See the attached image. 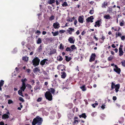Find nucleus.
Instances as JSON below:
<instances>
[{
	"label": "nucleus",
	"instance_id": "nucleus-8",
	"mask_svg": "<svg viewBox=\"0 0 125 125\" xmlns=\"http://www.w3.org/2000/svg\"><path fill=\"white\" fill-rule=\"evenodd\" d=\"M102 20L100 19L99 20H97L95 22V24L94 25V26L96 27L98 26L99 27L100 25L102 23L101 21Z\"/></svg>",
	"mask_w": 125,
	"mask_h": 125
},
{
	"label": "nucleus",
	"instance_id": "nucleus-23",
	"mask_svg": "<svg viewBox=\"0 0 125 125\" xmlns=\"http://www.w3.org/2000/svg\"><path fill=\"white\" fill-rule=\"evenodd\" d=\"M108 3L106 2H104L102 4V7L103 8H105L106 6L107 5Z\"/></svg>",
	"mask_w": 125,
	"mask_h": 125
},
{
	"label": "nucleus",
	"instance_id": "nucleus-47",
	"mask_svg": "<svg viewBox=\"0 0 125 125\" xmlns=\"http://www.w3.org/2000/svg\"><path fill=\"white\" fill-rule=\"evenodd\" d=\"M94 12V10H90V11H89V13L91 14H93Z\"/></svg>",
	"mask_w": 125,
	"mask_h": 125
},
{
	"label": "nucleus",
	"instance_id": "nucleus-24",
	"mask_svg": "<svg viewBox=\"0 0 125 125\" xmlns=\"http://www.w3.org/2000/svg\"><path fill=\"white\" fill-rule=\"evenodd\" d=\"M40 71V70L39 69V67H36L34 69H33V72L35 73L37 72V71L39 72Z\"/></svg>",
	"mask_w": 125,
	"mask_h": 125
},
{
	"label": "nucleus",
	"instance_id": "nucleus-3",
	"mask_svg": "<svg viewBox=\"0 0 125 125\" xmlns=\"http://www.w3.org/2000/svg\"><path fill=\"white\" fill-rule=\"evenodd\" d=\"M45 96L46 98L49 101L52 100V96L51 93L49 92H46L45 94Z\"/></svg>",
	"mask_w": 125,
	"mask_h": 125
},
{
	"label": "nucleus",
	"instance_id": "nucleus-64",
	"mask_svg": "<svg viewBox=\"0 0 125 125\" xmlns=\"http://www.w3.org/2000/svg\"><path fill=\"white\" fill-rule=\"evenodd\" d=\"M76 33L77 35H78L80 33V32L79 30H77L76 32Z\"/></svg>",
	"mask_w": 125,
	"mask_h": 125
},
{
	"label": "nucleus",
	"instance_id": "nucleus-40",
	"mask_svg": "<svg viewBox=\"0 0 125 125\" xmlns=\"http://www.w3.org/2000/svg\"><path fill=\"white\" fill-rule=\"evenodd\" d=\"M59 49L61 50H63L64 49V46L63 45L62 43H61L60 44V47Z\"/></svg>",
	"mask_w": 125,
	"mask_h": 125
},
{
	"label": "nucleus",
	"instance_id": "nucleus-14",
	"mask_svg": "<svg viewBox=\"0 0 125 125\" xmlns=\"http://www.w3.org/2000/svg\"><path fill=\"white\" fill-rule=\"evenodd\" d=\"M48 60L46 59H43L42 61H41L40 62V64L42 66H43L44 65L45 63L46 62L48 61Z\"/></svg>",
	"mask_w": 125,
	"mask_h": 125
},
{
	"label": "nucleus",
	"instance_id": "nucleus-19",
	"mask_svg": "<svg viewBox=\"0 0 125 125\" xmlns=\"http://www.w3.org/2000/svg\"><path fill=\"white\" fill-rule=\"evenodd\" d=\"M62 75H61V78L63 79H65L66 77L67 74L64 72H61Z\"/></svg>",
	"mask_w": 125,
	"mask_h": 125
},
{
	"label": "nucleus",
	"instance_id": "nucleus-37",
	"mask_svg": "<svg viewBox=\"0 0 125 125\" xmlns=\"http://www.w3.org/2000/svg\"><path fill=\"white\" fill-rule=\"evenodd\" d=\"M121 65L124 67H125V60H123L121 62Z\"/></svg>",
	"mask_w": 125,
	"mask_h": 125
},
{
	"label": "nucleus",
	"instance_id": "nucleus-55",
	"mask_svg": "<svg viewBox=\"0 0 125 125\" xmlns=\"http://www.w3.org/2000/svg\"><path fill=\"white\" fill-rule=\"evenodd\" d=\"M41 33V31L39 30H37L36 32H35V34L39 33L40 34Z\"/></svg>",
	"mask_w": 125,
	"mask_h": 125
},
{
	"label": "nucleus",
	"instance_id": "nucleus-51",
	"mask_svg": "<svg viewBox=\"0 0 125 125\" xmlns=\"http://www.w3.org/2000/svg\"><path fill=\"white\" fill-rule=\"evenodd\" d=\"M68 21H70V22H72L73 21V20L72 19H71L70 18L68 19L67 20Z\"/></svg>",
	"mask_w": 125,
	"mask_h": 125
},
{
	"label": "nucleus",
	"instance_id": "nucleus-46",
	"mask_svg": "<svg viewBox=\"0 0 125 125\" xmlns=\"http://www.w3.org/2000/svg\"><path fill=\"white\" fill-rule=\"evenodd\" d=\"M105 103L103 104L101 107V108L103 109H104L105 108Z\"/></svg>",
	"mask_w": 125,
	"mask_h": 125
},
{
	"label": "nucleus",
	"instance_id": "nucleus-13",
	"mask_svg": "<svg viewBox=\"0 0 125 125\" xmlns=\"http://www.w3.org/2000/svg\"><path fill=\"white\" fill-rule=\"evenodd\" d=\"M78 118L76 116H75L73 118L74 121L73 123L74 124H77L78 123Z\"/></svg>",
	"mask_w": 125,
	"mask_h": 125
},
{
	"label": "nucleus",
	"instance_id": "nucleus-57",
	"mask_svg": "<svg viewBox=\"0 0 125 125\" xmlns=\"http://www.w3.org/2000/svg\"><path fill=\"white\" fill-rule=\"evenodd\" d=\"M65 31V30H60L59 31V32L61 33H63Z\"/></svg>",
	"mask_w": 125,
	"mask_h": 125
},
{
	"label": "nucleus",
	"instance_id": "nucleus-12",
	"mask_svg": "<svg viewBox=\"0 0 125 125\" xmlns=\"http://www.w3.org/2000/svg\"><path fill=\"white\" fill-rule=\"evenodd\" d=\"M94 19L93 16H91L90 17L87 18L86 19V21L87 22H93V20Z\"/></svg>",
	"mask_w": 125,
	"mask_h": 125
},
{
	"label": "nucleus",
	"instance_id": "nucleus-21",
	"mask_svg": "<svg viewBox=\"0 0 125 125\" xmlns=\"http://www.w3.org/2000/svg\"><path fill=\"white\" fill-rule=\"evenodd\" d=\"M104 17L105 19H107L109 20L111 18V16L109 14H105L104 16Z\"/></svg>",
	"mask_w": 125,
	"mask_h": 125
},
{
	"label": "nucleus",
	"instance_id": "nucleus-1",
	"mask_svg": "<svg viewBox=\"0 0 125 125\" xmlns=\"http://www.w3.org/2000/svg\"><path fill=\"white\" fill-rule=\"evenodd\" d=\"M42 121V119L39 116H37L33 119L32 123V125H35L36 124H37V125H41Z\"/></svg>",
	"mask_w": 125,
	"mask_h": 125
},
{
	"label": "nucleus",
	"instance_id": "nucleus-5",
	"mask_svg": "<svg viewBox=\"0 0 125 125\" xmlns=\"http://www.w3.org/2000/svg\"><path fill=\"white\" fill-rule=\"evenodd\" d=\"M115 68L114 69V70L117 74H120L121 72L120 69L119 68L117 65H115Z\"/></svg>",
	"mask_w": 125,
	"mask_h": 125
},
{
	"label": "nucleus",
	"instance_id": "nucleus-2",
	"mask_svg": "<svg viewBox=\"0 0 125 125\" xmlns=\"http://www.w3.org/2000/svg\"><path fill=\"white\" fill-rule=\"evenodd\" d=\"M120 87V85L117 84L115 85L114 82H112L111 83V88L110 90H113L114 88H115V92L117 93L119 91V89Z\"/></svg>",
	"mask_w": 125,
	"mask_h": 125
},
{
	"label": "nucleus",
	"instance_id": "nucleus-39",
	"mask_svg": "<svg viewBox=\"0 0 125 125\" xmlns=\"http://www.w3.org/2000/svg\"><path fill=\"white\" fill-rule=\"evenodd\" d=\"M62 5L63 7H66L68 6V4L66 2H64Z\"/></svg>",
	"mask_w": 125,
	"mask_h": 125
},
{
	"label": "nucleus",
	"instance_id": "nucleus-31",
	"mask_svg": "<svg viewBox=\"0 0 125 125\" xmlns=\"http://www.w3.org/2000/svg\"><path fill=\"white\" fill-rule=\"evenodd\" d=\"M42 42V40L41 38H38V40L36 41V43L37 44H40Z\"/></svg>",
	"mask_w": 125,
	"mask_h": 125
},
{
	"label": "nucleus",
	"instance_id": "nucleus-35",
	"mask_svg": "<svg viewBox=\"0 0 125 125\" xmlns=\"http://www.w3.org/2000/svg\"><path fill=\"white\" fill-rule=\"evenodd\" d=\"M55 2V0H50L49 1H48V3L50 4H52L54 3Z\"/></svg>",
	"mask_w": 125,
	"mask_h": 125
},
{
	"label": "nucleus",
	"instance_id": "nucleus-43",
	"mask_svg": "<svg viewBox=\"0 0 125 125\" xmlns=\"http://www.w3.org/2000/svg\"><path fill=\"white\" fill-rule=\"evenodd\" d=\"M112 9L111 7H109L107 10L110 13L112 12Z\"/></svg>",
	"mask_w": 125,
	"mask_h": 125
},
{
	"label": "nucleus",
	"instance_id": "nucleus-58",
	"mask_svg": "<svg viewBox=\"0 0 125 125\" xmlns=\"http://www.w3.org/2000/svg\"><path fill=\"white\" fill-rule=\"evenodd\" d=\"M105 38V36H102V37L101 38L102 40L104 41V39Z\"/></svg>",
	"mask_w": 125,
	"mask_h": 125
},
{
	"label": "nucleus",
	"instance_id": "nucleus-17",
	"mask_svg": "<svg viewBox=\"0 0 125 125\" xmlns=\"http://www.w3.org/2000/svg\"><path fill=\"white\" fill-rule=\"evenodd\" d=\"M4 81L2 80H0V91H2L1 87L3 86L4 84Z\"/></svg>",
	"mask_w": 125,
	"mask_h": 125
},
{
	"label": "nucleus",
	"instance_id": "nucleus-41",
	"mask_svg": "<svg viewBox=\"0 0 125 125\" xmlns=\"http://www.w3.org/2000/svg\"><path fill=\"white\" fill-rule=\"evenodd\" d=\"M42 45H40L38 47V50L39 52H40L42 51Z\"/></svg>",
	"mask_w": 125,
	"mask_h": 125
},
{
	"label": "nucleus",
	"instance_id": "nucleus-20",
	"mask_svg": "<svg viewBox=\"0 0 125 125\" xmlns=\"http://www.w3.org/2000/svg\"><path fill=\"white\" fill-rule=\"evenodd\" d=\"M36 83H37L38 85H36V86L34 87V89L35 90H37L38 89L39 90H40L41 89L40 86L38 85L39 84V83L37 82Z\"/></svg>",
	"mask_w": 125,
	"mask_h": 125
},
{
	"label": "nucleus",
	"instance_id": "nucleus-36",
	"mask_svg": "<svg viewBox=\"0 0 125 125\" xmlns=\"http://www.w3.org/2000/svg\"><path fill=\"white\" fill-rule=\"evenodd\" d=\"M18 94H19L22 97H23V95L22 93V91L19 90L18 91Z\"/></svg>",
	"mask_w": 125,
	"mask_h": 125
},
{
	"label": "nucleus",
	"instance_id": "nucleus-28",
	"mask_svg": "<svg viewBox=\"0 0 125 125\" xmlns=\"http://www.w3.org/2000/svg\"><path fill=\"white\" fill-rule=\"evenodd\" d=\"M80 88L83 91H85L86 90V88H85L84 85H82V86H80Z\"/></svg>",
	"mask_w": 125,
	"mask_h": 125
},
{
	"label": "nucleus",
	"instance_id": "nucleus-59",
	"mask_svg": "<svg viewBox=\"0 0 125 125\" xmlns=\"http://www.w3.org/2000/svg\"><path fill=\"white\" fill-rule=\"evenodd\" d=\"M77 22V20L75 19V21H74V24L75 25H76V24Z\"/></svg>",
	"mask_w": 125,
	"mask_h": 125
},
{
	"label": "nucleus",
	"instance_id": "nucleus-16",
	"mask_svg": "<svg viewBox=\"0 0 125 125\" xmlns=\"http://www.w3.org/2000/svg\"><path fill=\"white\" fill-rule=\"evenodd\" d=\"M48 91L47 92H49L50 93H51V94L52 93L53 94H54L55 91V89L53 88H50L49 89H48Z\"/></svg>",
	"mask_w": 125,
	"mask_h": 125
},
{
	"label": "nucleus",
	"instance_id": "nucleus-15",
	"mask_svg": "<svg viewBox=\"0 0 125 125\" xmlns=\"http://www.w3.org/2000/svg\"><path fill=\"white\" fill-rule=\"evenodd\" d=\"M81 94L79 92H76L75 94V98L76 99H78L79 98H81Z\"/></svg>",
	"mask_w": 125,
	"mask_h": 125
},
{
	"label": "nucleus",
	"instance_id": "nucleus-22",
	"mask_svg": "<svg viewBox=\"0 0 125 125\" xmlns=\"http://www.w3.org/2000/svg\"><path fill=\"white\" fill-rule=\"evenodd\" d=\"M79 117L80 118L82 117L84 118V119H85L87 117V116L85 113H83L81 115H79Z\"/></svg>",
	"mask_w": 125,
	"mask_h": 125
},
{
	"label": "nucleus",
	"instance_id": "nucleus-30",
	"mask_svg": "<svg viewBox=\"0 0 125 125\" xmlns=\"http://www.w3.org/2000/svg\"><path fill=\"white\" fill-rule=\"evenodd\" d=\"M52 33L53 34V35L54 36L57 35L59 34V32L58 31H56L54 32H52Z\"/></svg>",
	"mask_w": 125,
	"mask_h": 125
},
{
	"label": "nucleus",
	"instance_id": "nucleus-53",
	"mask_svg": "<svg viewBox=\"0 0 125 125\" xmlns=\"http://www.w3.org/2000/svg\"><path fill=\"white\" fill-rule=\"evenodd\" d=\"M27 81V80L26 78H25L24 79H22L21 80V82H25Z\"/></svg>",
	"mask_w": 125,
	"mask_h": 125
},
{
	"label": "nucleus",
	"instance_id": "nucleus-27",
	"mask_svg": "<svg viewBox=\"0 0 125 125\" xmlns=\"http://www.w3.org/2000/svg\"><path fill=\"white\" fill-rule=\"evenodd\" d=\"M65 51L67 52H71L73 51V50L71 49L70 47H68L66 48Z\"/></svg>",
	"mask_w": 125,
	"mask_h": 125
},
{
	"label": "nucleus",
	"instance_id": "nucleus-54",
	"mask_svg": "<svg viewBox=\"0 0 125 125\" xmlns=\"http://www.w3.org/2000/svg\"><path fill=\"white\" fill-rule=\"evenodd\" d=\"M117 99V97L116 96H113V99L114 101L116 100Z\"/></svg>",
	"mask_w": 125,
	"mask_h": 125
},
{
	"label": "nucleus",
	"instance_id": "nucleus-10",
	"mask_svg": "<svg viewBox=\"0 0 125 125\" xmlns=\"http://www.w3.org/2000/svg\"><path fill=\"white\" fill-rule=\"evenodd\" d=\"M73 37L71 36L69 37L68 39V41L70 43L72 44H74V43L75 40H73L74 39Z\"/></svg>",
	"mask_w": 125,
	"mask_h": 125
},
{
	"label": "nucleus",
	"instance_id": "nucleus-49",
	"mask_svg": "<svg viewBox=\"0 0 125 125\" xmlns=\"http://www.w3.org/2000/svg\"><path fill=\"white\" fill-rule=\"evenodd\" d=\"M13 102L11 100H9L8 101V104H10L13 103Z\"/></svg>",
	"mask_w": 125,
	"mask_h": 125
},
{
	"label": "nucleus",
	"instance_id": "nucleus-45",
	"mask_svg": "<svg viewBox=\"0 0 125 125\" xmlns=\"http://www.w3.org/2000/svg\"><path fill=\"white\" fill-rule=\"evenodd\" d=\"M98 105V104L97 103H95L94 104H93L92 105L93 107L95 108V106L97 105Z\"/></svg>",
	"mask_w": 125,
	"mask_h": 125
},
{
	"label": "nucleus",
	"instance_id": "nucleus-44",
	"mask_svg": "<svg viewBox=\"0 0 125 125\" xmlns=\"http://www.w3.org/2000/svg\"><path fill=\"white\" fill-rule=\"evenodd\" d=\"M42 98L41 97H39L37 100V102H39L42 101Z\"/></svg>",
	"mask_w": 125,
	"mask_h": 125
},
{
	"label": "nucleus",
	"instance_id": "nucleus-50",
	"mask_svg": "<svg viewBox=\"0 0 125 125\" xmlns=\"http://www.w3.org/2000/svg\"><path fill=\"white\" fill-rule=\"evenodd\" d=\"M121 39L122 40H125V36H121Z\"/></svg>",
	"mask_w": 125,
	"mask_h": 125
},
{
	"label": "nucleus",
	"instance_id": "nucleus-18",
	"mask_svg": "<svg viewBox=\"0 0 125 125\" xmlns=\"http://www.w3.org/2000/svg\"><path fill=\"white\" fill-rule=\"evenodd\" d=\"M9 117V115L6 114H4L2 116V118L3 119L8 118Z\"/></svg>",
	"mask_w": 125,
	"mask_h": 125
},
{
	"label": "nucleus",
	"instance_id": "nucleus-25",
	"mask_svg": "<svg viewBox=\"0 0 125 125\" xmlns=\"http://www.w3.org/2000/svg\"><path fill=\"white\" fill-rule=\"evenodd\" d=\"M57 60L59 61H61L63 60V58L61 56L59 55L57 57Z\"/></svg>",
	"mask_w": 125,
	"mask_h": 125
},
{
	"label": "nucleus",
	"instance_id": "nucleus-32",
	"mask_svg": "<svg viewBox=\"0 0 125 125\" xmlns=\"http://www.w3.org/2000/svg\"><path fill=\"white\" fill-rule=\"evenodd\" d=\"M120 25L121 26H124L125 25V22L123 20H122V22H120Z\"/></svg>",
	"mask_w": 125,
	"mask_h": 125
},
{
	"label": "nucleus",
	"instance_id": "nucleus-60",
	"mask_svg": "<svg viewBox=\"0 0 125 125\" xmlns=\"http://www.w3.org/2000/svg\"><path fill=\"white\" fill-rule=\"evenodd\" d=\"M27 71L28 73H30L31 72V70L30 69H28L27 70Z\"/></svg>",
	"mask_w": 125,
	"mask_h": 125
},
{
	"label": "nucleus",
	"instance_id": "nucleus-4",
	"mask_svg": "<svg viewBox=\"0 0 125 125\" xmlns=\"http://www.w3.org/2000/svg\"><path fill=\"white\" fill-rule=\"evenodd\" d=\"M40 59L38 57L35 58L32 61L33 65L35 67L38 65L40 62Z\"/></svg>",
	"mask_w": 125,
	"mask_h": 125
},
{
	"label": "nucleus",
	"instance_id": "nucleus-38",
	"mask_svg": "<svg viewBox=\"0 0 125 125\" xmlns=\"http://www.w3.org/2000/svg\"><path fill=\"white\" fill-rule=\"evenodd\" d=\"M70 48L71 49L73 50H74L76 48V47L74 45H72L71 46Z\"/></svg>",
	"mask_w": 125,
	"mask_h": 125
},
{
	"label": "nucleus",
	"instance_id": "nucleus-42",
	"mask_svg": "<svg viewBox=\"0 0 125 125\" xmlns=\"http://www.w3.org/2000/svg\"><path fill=\"white\" fill-rule=\"evenodd\" d=\"M54 19V16L53 15H52L50 17L49 20L50 21H52Z\"/></svg>",
	"mask_w": 125,
	"mask_h": 125
},
{
	"label": "nucleus",
	"instance_id": "nucleus-62",
	"mask_svg": "<svg viewBox=\"0 0 125 125\" xmlns=\"http://www.w3.org/2000/svg\"><path fill=\"white\" fill-rule=\"evenodd\" d=\"M111 46L112 47L114 48H115L116 47V46L115 45V44H112L111 45Z\"/></svg>",
	"mask_w": 125,
	"mask_h": 125
},
{
	"label": "nucleus",
	"instance_id": "nucleus-7",
	"mask_svg": "<svg viewBox=\"0 0 125 125\" xmlns=\"http://www.w3.org/2000/svg\"><path fill=\"white\" fill-rule=\"evenodd\" d=\"M96 55L95 53H92L90 57L89 60L90 62H92V61H94L95 60Z\"/></svg>",
	"mask_w": 125,
	"mask_h": 125
},
{
	"label": "nucleus",
	"instance_id": "nucleus-34",
	"mask_svg": "<svg viewBox=\"0 0 125 125\" xmlns=\"http://www.w3.org/2000/svg\"><path fill=\"white\" fill-rule=\"evenodd\" d=\"M26 87V86L22 85V86L21 87V89L23 91H24Z\"/></svg>",
	"mask_w": 125,
	"mask_h": 125
},
{
	"label": "nucleus",
	"instance_id": "nucleus-48",
	"mask_svg": "<svg viewBox=\"0 0 125 125\" xmlns=\"http://www.w3.org/2000/svg\"><path fill=\"white\" fill-rule=\"evenodd\" d=\"M19 100L22 102H24V100L23 98L21 97H20L19 98Z\"/></svg>",
	"mask_w": 125,
	"mask_h": 125
},
{
	"label": "nucleus",
	"instance_id": "nucleus-6",
	"mask_svg": "<svg viewBox=\"0 0 125 125\" xmlns=\"http://www.w3.org/2000/svg\"><path fill=\"white\" fill-rule=\"evenodd\" d=\"M123 47V46L122 45H120V47L119 48V55L120 56H122L123 55L124 52L122 50V48Z\"/></svg>",
	"mask_w": 125,
	"mask_h": 125
},
{
	"label": "nucleus",
	"instance_id": "nucleus-26",
	"mask_svg": "<svg viewBox=\"0 0 125 125\" xmlns=\"http://www.w3.org/2000/svg\"><path fill=\"white\" fill-rule=\"evenodd\" d=\"M65 60L67 62H68L69 61L72 59V58L71 57H68L67 56H65Z\"/></svg>",
	"mask_w": 125,
	"mask_h": 125
},
{
	"label": "nucleus",
	"instance_id": "nucleus-63",
	"mask_svg": "<svg viewBox=\"0 0 125 125\" xmlns=\"http://www.w3.org/2000/svg\"><path fill=\"white\" fill-rule=\"evenodd\" d=\"M94 38L95 39V40L97 41L98 40V38L96 37L95 36H94Z\"/></svg>",
	"mask_w": 125,
	"mask_h": 125
},
{
	"label": "nucleus",
	"instance_id": "nucleus-56",
	"mask_svg": "<svg viewBox=\"0 0 125 125\" xmlns=\"http://www.w3.org/2000/svg\"><path fill=\"white\" fill-rule=\"evenodd\" d=\"M43 73L45 75H48V73L45 71H44L43 72Z\"/></svg>",
	"mask_w": 125,
	"mask_h": 125
},
{
	"label": "nucleus",
	"instance_id": "nucleus-61",
	"mask_svg": "<svg viewBox=\"0 0 125 125\" xmlns=\"http://www.w3.org/2000/svg\"><path fill=\"white\" fill-rule=\"evenodd\" d=\"M31 82L32 83V84L33 85L35 83V81L33 80H31Z\"/></svg>",
	"mask_w": 125,
	"mask_h": 125
},
{
	"label": "nucleus",
	"instance_id": "nucleus-33",
	"mask_svg": "<svg viewBox=\"0 0 125 125\" xmlns=\"http://www.w3.org/2000/svg\"><path fill=\"white\" fill-rule=\"evenodd\" d=\"M28 57H27L26 56H24L22 57V60L24 61H27L28 60Z\"/></svg>",
	"mask_w": 125,
	"mask_h": 125
},
{
	"label": "nucleus",
	"instance_id": "nucleus-11",
	"mask_svg": "<svg viewBox=\"0 0 125 125\" xmlns=\"http://www.w3.org/2000/svg\"><path fill=\"white\" fill-rule=\"evenodd\" d=\"M53 26L55 29H58L60 27V24L58 22H56L53 24Z\"/></svg>",
	"mask_w": 125,
	"mask_h": 125
},
{
	"label": "nucleus",
	"instance_id": "nucleus-52",
	"mask_svg": "<svg viewBox=\"0 0 125 125\" xmlns=\"http://www.w3.org/2000/svg\"><path fill=\"white\" fill-rule=\"evenodd\" d=\"M69 30H67V31H73L74 30V29L73 28H69Z\"/></svg>",
	"mask_w": 125,
	"mask_h": 125
},
{
	"label": "nucleus",
	"instance_id": "nucleus-29",
	"mask_svg": "<svg viewBox=\"0 0 125 125\" xmlns=\"http://www.w3.org/2000/svg\"><path fill=\"white\" fill-rule=\"evenodd\" d=\"M121 34L119 32H116L115 33V37L117 38L118 36H120L121 37Z\"/></svg>",
	"mask_w": 125,
	"mask_h": 125
},
{
	"label": "nucleus",
	"instance_id": "nucleus-9",
	"mask_svg": "<svg viewBox=\"0 0 125 125\" xmlns=\"http://www.w3.org/2000/svg\"><path fill=\"white\" fill-rule=\"evenodd\" d=\"M83 17L84 16L83 15L80 16L79 17L78 20L79 22L81 23H83L84 20Z\"/></svg>",
	"mask_w": 125,
	"mask_h": 125
}]
</instances>
